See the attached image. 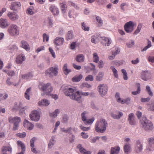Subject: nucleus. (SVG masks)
Instances as JSON below:
<instances>
[{"instance_id": "6ab92c4d", "label": "nucleus", "mask_w": 154, "mask_h": 154, "mask_svg": "<svg viewBox=\"0 0 154 154\" xmlns=\"http://www.w3.org/2000/svg\"><path fill=\"white\" fill-rule=\"evenodd\" d=\"M20 47L26 51H29L30 49L29 45L27 41L25 40H22L21 41Z\"/></svg>"}, {"instance_id": "e2e57ef3", "label": "nucleus", "mask_w": 154, "mask_h": 154, "mask_svg": "<svg viewBox=\"0 0 154 154\" xmlns=\"http://www.w3.org/2000/svg\"><path fill=\"white\" fill-rule=\"evenodd\" d=\"M134 44V41L133 40H131L127 43V46L128 48H131Z\"/></svg>"}, {"instance_id": "6e6d98bb", "label": "nucleus", "mask_w": 154, "mask_h": 154, "mask_svg": "<svg viewBox=\"0 0 154 154\" xmlns=\"http://www.w3.org/2000/svg\"><path fill=\"white\" fill-rule=\"evenodd\" d=\"M82 29L86 31H88L89 30V27L87 26L86 24L84 23H81Z\"/></svg>"}, {"instance_id": "f704fd0d", "label": "nucleus", "mask_w": 154, "mask_h": 154, "mask_svg": "<svg viewBox=\"0 0 154 154\" xmlns=\"http://www.w3.org/2000/svg\"><path fill=\"white\" fill-rule=\"evenodd\" d=\"M27 12L28 14L32 15L36 12L33 6H30L27 9Z\"/></svg>"}, {"instance_id": "ea45409f", "label": "nucleus", "mask_w": 154, "mask_h": 154, "mask_svg": "<svg viewBox=\"0 0 154 154\" xmlns=\"http://www.w3.org/2000/svg\"><path fill=\"white\" fill-rule=\"evenodd\" d=\"M110 68L112 72L114 77L116 78H118V72L116 69L113 66H111Z\"/></svg>"}, {"instance_id": "f8f14e48", "label": "nucleus", "mask_w": 154, "mask_h": 154, "mask_svg": "<svg viewBox=\"0 0 154 154\" xmlns=\"http://www.w3.org/2000/svg\"><path fill=\"white\" fill-rule=\"evenodd\" d=\"M135 24L132 21H130L125 23L124 26V28L127 32L130 33L134 29V27Z\"/></svg>"}, {"instance_id": "774afa93", "label": "nucleus", "mask_w": 154, "mask_h": 154, "mask_svg": "<svg viewBox=\"0 0 154 154\" xmlns=\"http://www.w3.org/2000/svg\"><path fill=\"white\" fill-rule=\"evenodd\" d=\"M148 60L149 62L154 63V56H150L148 58Z\"/></svg>"}, {"instance_id": "58836bf2", "label": "nucleus", "mask_w": 154, "mask_h": 154, "mask_svg": "<svg viewBox=\"0 0 154 154\" xmlns=\"http://www.w3.org/2000/svg\"><path fill=\"white\" fill-rule=\"evenodd\" d=\"M124 151L125 153H128L130 152V145L128 143H126L124 146Z\"/></svg>"}, {"instance_id": "a18cd8bd", "label": "nucleus", "mask_w": 154, "mask_h": 154, "mask_svg": "<svg viewBox=\"0 0 154 154\" xmlns=\"http://www.w3.org/2000/svg\"><path fill=\"white\" fill-rule=\"evenodd\" d=\"M137 90L136 91H133L132 92V94L134 95H136L140 93V85L139 83L137 84Z\"/></svg>"}, {"instance_id": "864d4df0", "label": "nucleus", "mask_w": 154, "mask_h": 154, "mask_svg": "<svg viewBox=\"0 0 154 154\" xmlns=\"http://www.w3.org/2000/svg\"><path fill=\"white\" fill-rule=\"evenodd\" d=\"M68 118L69 117L67 115H63V116L62 122L65 123H66L68 122Z\"/></svg>"}, {"instance_id": "4be33fe9", "label": "nucleus", "mask_w": 154, "mask_h": 154, "mask_svg": "<svg viewBox=\"0 0 154 154\" xmlns=\"http://www.w3.org/2000/svg\"><path fill=\"white\" fill-rule=\"evenodd\" d=\"M111 40L110 38L106 37H103L101 43L102 44L105 46H108L111 43Z\"/></svg>"}, {"instance_id": "49530a36", "label": "nucleus", "mask_w": 154, "mask_h": 154, "mask_svg": "<svg viewBox=\"0 0 154 154\" xmlns=\"http://www.w3.org/2000/svg\"><path fill=\"white\" fill-rule=\"evenodd\" d=\"M3 71L7 73V74L9 76H12L15 75V73L13 71H7L6 70L3 69Z\"/></svg>"}, {"instance_id": "1a4fd4ad", "label": "nucleus", "mask_w": 154, "mask_h": 154, "mask_svg": "<svg viewBox=\"0 0 154 154\" xmlns=\"http://www.w3.org/2000/svg\"><path fill=\"white\" fill-rule=\"evenodd\" d=\"M29 117L32 121L35 122L38 121L40 118L39 113L36 110H32L29 114Z\"/></svg>"}, {"instance_id": "0e129e2a", "label": "nucleus", "mask_w": 154, "mask_h": 154, "mask_svg": "<svg viewBox=\"0 0 154 154\" xmlns=\"http://www.w3.org/2000/svg\"><path fill=\"white\" fill-rule=\"evenodd\" d=\"M45 48L44 46H41L38 47L36 50V52L38 53L41 51L44 50Z\"/></svg>"}, {"instance_id": "4468645a", "label": "nucleus", "mask_w": 154, "mask_h": 154, "mask_svg": "<svg viewBox=\"0 0 154 154\" xmlns=\"http://www.w3.org/2000/svg\"><path fill=\"white\" fill-rule=\"evenodd\" d=\"M23 125L25 128L28 130H32L34 126L33 124L26 119H25L24 121Z\"/></svg>"}, {"instance_id": "4d7b16f0", "label": "nucleus", "mask_w": 154, "mask_h": 154, "mask_svg": "<svg viewBox=\"0 0 154 154\" xmlns=\"http://www.w3.org/2000/svg\"><path fill=\"white\" fill-rule=\"evenodd\" d=\"M79 127H80V129H81L82 130H83V131H88V130H89L91 128V127H85L83 126L82 125H80Z\"/></svg>"}, {"instance_id": "680f3d73", "label": "nucleus", "mask_w": 154, "mask_h": 154, "mask_svg": "<svg viewBox=\"0 0 154 154\" xmlns=\"http://www.w3.org/2000/svg\"><path fill=\"white\" fill-rule=\"evenodd\" d=\"M96 19L97 22L101 25L103 24V20L101 19V17H100L98 16H97Z\"/></svg>"}, {"instance_id": "f3484780", "label": "nucleus", "mask_w": 154, "mask_h": 154, "mask_svg": "<svg viewBox=\"0 0 154 154\" xmlns=\"http://www.w3.org/2000/svg\"><path fill=\"white\" fill-rule=\"evenodd\" d=\"M26 60V57L23 54H19L17 57L16 62L17 64H21Z\"/></svg>"}, {"instance_id": "8fccbe9b", "label": "nucleus", "mask_w": 154, "mask_h": 154, "mask_svg": "<svg viewBox=\"0 0 154 154\" xmlns=\"http://www.w3.org/2000/svg\"><path fill=\"white\" fill-rule=\"evenodd\" d=\"M94 79V76L92 75H88L85 78V80L86 81H93Z\"/></svg>"}, {"instance_id": "7c9ffc66", "label": "nucleus", "mask_w": 154, "mask_h": 154, "mask_svg": "<svg viewBox=\"0 0 154 154\" xmlns=\"http://www.w3.org/2000/svg\"><path fill=\"white\" fill-rule=\"evenodd\" d=\"M104 75V72H99L97 75L95 77V79L97 81H100L102 80Z\"/></svg>"}, {"instance_id": "c85d7f7f", "label": "nucleus", "mask_w": 154, "mask_h": 154, "mask_svg": "<svg viewBox=\"0 0 154 154\" xmlns=\"http://www.w3.org/2000/svg\"><path fill=\"white\" fill-rule=\"evenodd\" d=\"M142 146L140 141L138 140L137 142V145L135 147V151L137 152H141L142 150Z\"/></svg>"}, {"instance_id": "7ed1b4c3", "label": "nucleus", "mask_w": 154, "mask_h": 154, "mask_svg": "<svg viewBox=\"0 0 154 154\" xmlns=\"http://www.w3.org/2000/svg\"><path fill=\"white\" fill-rule=\"evenodd\" d=\"M140 122L144 129L146 130H152L153 128V125L151 121L147 119L146 117H143Z\"/></svg>"}, {"instance_id": "9d476101", "label": "nucleus", "mask_w": 154, "mask_h": 154, "mask_svg": "<svg viewBox=\"0 0 154 154\" xmlns=\"http://www.w3.org/2000/svg\"><path fill=\"white\" fill-rule=\"evenodd\" d=\"M75 92L73 94V95L71 96L70 99L77 101L79 103H80L82 101L80 92L76 90Z\"/></svg>"}, {"instance_id": "5fc2aeb1", "label": "nucleus", "mask_w": 154, "mask_h": 154, "mask_svg": "<svg viewBox=\"0 0 154 154\" xmlns=\"http://www.w3.org/2000/svg\"><path fill=\"white\" fill-rule=\"evenodd\" d=\"M90 64L92 66V67L90 69V70L93 71V74H95L97 72V71H96L95 66L92 63H90Z\"/></svg>"}, {"instance_id": "72a5a7b5", "label": "nucleus", "mask_w": 154, "mask_h": 154, "mask_svg": "<svg viewBox=\"0 0 154 154\" xmlns=\"http://www.w3.org/2000/svg\"><path fill=\"white\" fill-rule=\"evenodd\" d=\"M60 112V110L58 109H56L52 112L50 113V116L52 118L56 117Z\"/></svg>"}, {"instance_id": "79ce46f5", "label": "nucleus", "mask_w": 154, "mask_h": 154, "mask_svg": "<svg viewBox=\"0 0 154 154\" xmlns=\"http://www.w3.org/2000/svg\"><path fill=\"white\" fill-rule=\"evenodd\" d=\"M17 144L18 146L21 147V150L23 151H25L26 148L24 144L20 141H17Z\"/></svg>"}, {"instance_id": "5701e85b", "label": "nucleus", "mask_w": 154, "mask_h": 154, "mask_svg": "<svg viewBox=\"0 0 154 154\" xmlns=\"http://www.w3.org/2000/svg\"><path fill=\"white\" fill-rule=\"evenodd\" d=\"M50 10L55 16L57 15L59 13L58 9L54 5H51L50 7Z\"/></svg>"}, {"instance_id": "20e7f679", "label": "nucleus", "mask_w": 154, "mask_h": 154, "mask_svg": "<svg viewBox=\"0 0 154 154\" xmlns=\"http://www.w3.org/2000/svg\"><path fill=\"white\" fill-rule=\"evenodd\" d=\"M8 120L10 123H14L13 130L16 131L18 130L19 127V123L21 121L20 118L17 116L14 117H10L9 118Z\"/></svg>"}, {"instance_id": "4c0bfd02", "label": "nucleus", "mask_w": 154, "mask_h": 154, "mask_svg": "<svg viewBox=\"0 0 154 154\" xmlns=\"http://www.w3.org/2000/svg\"><path fill=\"white\" fill-rule=\"evenodd\" d=\"M82 75L80 74L79 75H76L72 79V81L73 82H78L80 81L82 78Z\"/></svg>"}, {"instance_id": "e433bc0d", "label": "nucleus", "mask_w": 154, "mask_h": 154, "mask_svg": "<svg viewBox=\"0 0 154 154\" xmlns=\"http://www.w3.org/2000/svg\"><path fill=\"white\" fill-rule=\"evenodd\" d=\"M2 152H6L8 151L11 153L12 152V148L10 146H4L2 148Z\"/></svg>"}, {"instance_id": "a19ab883", "label": "nucleus", "mask_w": 154, "mask_h": 154, "mask_svg": "<svg viewBox=\"0 0 154 154\" xmlns=\"http://www.w3.org/2000/svg\"><path fill=\"white\" fill-rule=\"evenodd\" d=\"M31 88H29L26 90L25 93V97L28 100H29L30 99L29 94L30 92L31 91Z\"/></svg>"}, {"instance_id": "09e8293b", "label": "nucleus", "mask_w": 154, "mask_h": 154, "mask_svg": "<svg viewBox=\"0 0 154 154\" xmlns=\"http://www.w3.org/2000/svg\"><path fill=\"white\" fill-rule=\"evenodd\" d=\"M142 27V25L141 24H139L137 26V27L136 30L134 32V34L135 35H137V34H138L140 32V30L141 29Z\"/></svg>"}, {"instance_id": "c03bdc74", "label": "nucleus", "mask_w": 154, "mask_h": 154, "mask_svg": "<svg viewBox=\"0 0 154 154\" xmlns=\"http://www.w3.org/2000/svg\"><path fill=\"white\" fill-rule=\"evenodd\" d=\"M60 5L61 10L62 11L63 13H65L66 12V9L67 8L66 2H63L61 3Z\"/></svg>"}, {"instance_id": "de8ad7c7", "label": "nucleus", "mask_w": 154, "mask_h": 154, "mask_svg": "<svg viewBox=\"0 0 154 154\" xmlns=\"http://www.w3.org/2000/svg\"><path fill=\"white\" fill-rule=\"evenodd\" d=\"M73 37V35L72 32L71 31L68 32L66 36V38L67 40H69L72 39Z\"/></svg>"}, {"instance_id": "dca6fc26", "label": "nucleus", "mask_w": 154, "mask_h": 154, "mask_svg": "<svg viewBox=\"0 0 154 154\" xmlns=\"http://www.w3.org/2000/svg\"><path fill=\"white\" fill-rule=\"evenodd\" d=\"M8 16L9 18L12 21L16 20L19 18L18 15L14 12H9L8 14Z\"/></svg>"}, {"instance_id": "0eeeda50", "label": "nucleus", "mask_w": 154, "mask_h": 154, "mask_svg": "<svg viewBox=\"0 0 154 154\" xmlns=\"http://www.w3.org/2000/svg\"><path fill=\"white\" fill-rule=\"evenodd\" d=\"M97 88L98 91L101 97H103L107 94L108 88L106 85L100 84L98 86Z\"/></svg>"}, {"instance_id": "338daca9", "label": "nucleus", "mask_w": 154, "mask_h": 154, "mask_svg": "<svg viewBox=\"0 0 154 154\" xmlns=\"http://www.w3.org/2000/svg\"><path fill=\"white\" fill-rule=\"evenodd\" d=\"M43 41L44 42L45 40L46 42H48V41L49 39V36L45 33L43 34Z\"/></svg>"}, {"instance_id": "2f4dec72", "label": "nucleus", "mask_w": 154, "mask_h": 154, "mask_svg": "<svg viewBox=\"0 0 154 154\" xmlns=\"http://www.w3.org/2000/svg\"><path fill=\"white\" fill-rule=\"evenodd\" d=\"M64 73L66 75H67L71 72L70 69L68 68V64L66 63L64 64L63 68Z\"/></svg>"}, {"instance_id": "f257e3e1", "label": "nucleus", "mask_w": 154, "mask_h": 154, "mask_svg": "<svg viewBox=\"0 0 154 154\" xmlns=\"http://www.w3.org/2000/svg\"><path fill=\"white\" fill-rule=\"evenodd\" d=\"M107 126L106 121L104 119H101L96 122L94 129L97 133H103L106 131Z\"/></svg>"}, {"instance_id": "393cba45", "label": "nucleus", "mask_w": 154, "mask_h": 154, "mask_svg": "<svg viewBox=\"0 0 154 154\" xmlns=\"http://www.w3.org/2000/svg\"><path fill=\"white\" fill-rule=\"evenodd\" d=\"M77 148L79 149L80 152L84 154H91V152L89 151H87L85 149L83 148L82 144H79L77 146Z\"/></svg>"}, {"instance_id": "052dcab7", "label": "nucleus", "mask_w": 154, "mask_h": 154, "mask_svg": "<svg viewBox=\"0 0 154 154\" xmlns=\"http://www.w3.org/2000/svg\"><path fill=\"white\" fill-rule=\"evenodd\" d=\"M36 138L35 137L32 138L30 140V143L31 147H34V143L36 140Z\"/></svg>"}, {"instance_id": "13d9d810", "label": "nucleus", "mask_w": 154, "mask_h": 154, "mask_svg": "<svg viewBox=\"0 0 154 154\" xmlns=\"http://www.w3.org/2000/svg\"><path fill=\"white\" fill-rule=\"evenodd\" d=\"M8 97V94L6 93L1 94V100H4Z\"/></svg>"}, {"instance_id": "a211bd4d", "label": "nucleus", "mask_w": 154, "mask_h": 154, "mask_svg": "<svg viewBox=\"0 0 154 154\" xmlns=\"http://www.w3.org/2000/svg\"><path fill=\"white\" fill-rule=\"evenodd\" d=\"M64 41V39L61 37H56L54 40V43L56 46H60L62 45Z\"/></svg>"}, {"instance_id": "3c124183", "label": "nucleus", "mask_w": 154, "mask_h": 154, "mask_svg": "<svg viewBox=\"0 0 154 154\" xmlns=\"http://www.w3.org/2000/svg\"><path fill=\"white\" fill-rule=\"evenodd\" d=\"M122 72L123 73L124 79L125 80H127L128 79V74L126 70L125 69H122Z\"/></svg>"}, {"instance_id": "b1692460", "label": "nucleus", "mask_w": 154, "mask_h": 154, "mask_svg": "<svg viewBox=\"0 0 154 154\" xmlns=\"http://www.w3.org/2000/svg\"><path fill=\"white\" fill-rule=\"evenodd\" d=\"M9 25L7 19H1V28H5Z\"/></svg>"}, {"instance_id": "39448f33", "label": "nucleus", "mask_w": 154, "mask_h": 154, "mask_svg": "<svg viewBox=\"0 0 154 154\" xmlns=\"http://www.w3.org/2000/svg\"><path fill=\"white\" fill-rule=\"evenodd\" d=\"M88 112L86 111H84L81 114V119L84 123L85 125H91L95 120L94 118L92 117L91 119H87Z\"/></svg>"}, {"instance_id": "bb28decb", "label": "nucleus", "mask_w": 154, "mask_h": 154, "mask_svg": "<svg viewBox=\"0 0 154 154\" xmlns=\"http://www.w3.org/2000/svg\"><path fill=\"white\" fill-rule=\"evenodd\" d=\"M20 3L19 2H13L11 3V10H15L21 6Z\"/></svg>"}, {"instance_id": "473e14b6", "label": "nucleus", "mask_w": 154, "mask_h": 154, "mask_svg": "<svg viewBox=\"0 0 154 154\" xmlns=\"http://www.w3.org/2000/svg\"><path fill=\"white\" fill-rule=\"evenodd\" d=\"M115 98L116 100L118 103H120L122 104L124 103V99L120 98V94L119 93H116L115 94Z\"/></svg>"}, {"instance_id": "423d86ee", "label": "nucleus", "mask_w": 154, "mask_h": 154, "mask_svg": "<svg viewBox=\"0 0 154 154\" xmlns=\"http://www.w3.org/2000/svg\"><path fill=\"white\" fill-rule=\"evenodd\" d=\"M58 68L56 66H52L47 69L45 71L46 75L50 77L56 76L58 73Z\"/></svg>"}, {"instance_id": "a878e982", "label": "nucleus", "mask_w": 154, "mask_h": 154, "mask_svg": "<svg viewBox=\"0 0 154 154\" xmlns=\"http://www.w3.org/2000/svg\"><path fill=\"white\" fill-rule=\"evenodd\" d=\"M120 150V148L118 146H116L111 148L110 154H118Z\"/></svg>"}, {"instance_id": "6e6552de", "label": "nucleus", "mask_w": 154, "mask_h": 154, "mask_svg": "<svg viewBox=\"0 0 154 154\" xmlns=\"http://www.w3.org/2000/svg\"><path fill=\"white\" fill-rule=\"evenodd\" d=\"M8 32L12 36H17L19 34V30L18 27L14 24L10 25L8 29Z\"/></svg>"}, {"instance_id": "c756f323", "label": "nucleus", "mask_w": 154, "mask_h": 154, "mask_svg": "<svg viewBox=\"0 0 154 154\" xmlns=\"http://www.w3.org/2000/svg\"><path fill=\"white\" fill-rule=\"evenodd\" d=\"M99 35L95 34L91 37V41L92 43L96 44L99 41Z\"/></svg>"}, {"instance_id": "603ef678", "label": "nucleus", "mask_w": 154, "mask_h": 154, "mask_svg": "<svg viewBox=\"0 0 154 154\" xmlns=\"http://www.w3.org/2000/svg\"><path fill=\"white\" fill-rule=\"evenodd\" d=\"M146 90L150 96L151 97L153 96V93L151 91L150 87L149 85H147L146 86Z\"/></svg>"}, {"instance_id": "aec40b11", "label": "nucleus", "mask_w": 154, "mask_h": 154, "mask_svg": "<svg viewBox=\"0 0 154 154\" xmlns=\"http://www.w3.org/2000/svg\"><path fill=\"white\" fill-rule=\"evenodd\" d=\"M50 104L49 101L46 99H42L38 103V105L40 106H48Z\"/></svg>"}, {"instance_id": "2eb2a0df", "label": "nucleus", "mask_w": 154, "mask_h": 154, "mask_svg": "<svg viewBox=\"0 0 154 154\" xmlns=\"http://www.w3.org/2000/svg\"><path fill=\"white\" fill-rule=\"evenodd\" d=\"M76 90L75 87L69 88L66 90L64 93L66 96H69L70 98L71 96L73 95V94L75 93Z\"/></svg>"}, {"instance_id": "ddd939ff", "label": "nucleus", "mask_w": 154, "mask_h": 154, "mask_svg": "<svg viewBox=\"0 0 154 154\" xmlns=\"http://www.w3.org/2000/svg\"><path fill=\"white\" fill-rule=\"evenodd\" d=\"M123 115V113L119 111H116L115 112H111V117L113 119H119L122 117Z\"/></svg>"}, {"instance_id": "9b49d317", "label": "nucleus", "mask_w": 154, "mask_h": 154, "mask_svg": "<svg viewBox=\"0 0 154 154\" xmlns=\"http://www.w3.org/2000/svg\"><path fill=\"white\" fill-rule=\"evenodd\" d=\"M152 77L151 72L148 70L142 71L140 74V77L143 80L147 81Z\"/></svg>"}, {"instance_id": "37998d69", "label": "nucleus", "mask_w": 154, "mask_h": 154, "mask_svg": "<svg viewBox=\"0 0 154 154\" xmlns=\"http://www.w3.org/2000/svg\"><path fill=\"white\" fill-rule=\"evenodd\" d=\"M93 61L94 62L97 63L99 61V57L96 53H94L93 54Z\"/></svg>"}, {"instance_id": "69168bd1", "label": "nucleus", "mask_w": 154, "mask_h": 154, "mask_svg": "<svg viewBox=\"0 0 154 154\" xmlns=\"http://www.w3.org/2000/svg\"><path fill=\"white\" fill-rule=\"evenodd\" d=\"M49 50L52 56L54 58H56V56L55 55V53L54 52V50L51 48H49Z\"/></svg>"}, {"instance_id": "c9c22d12", "label": "nucleus", "mask_w": 154, "mask_h": 154, "mask_svg": "<svg viewBox=\"0 0 154 154\" xmlns=\"http://www.w3.org/2000/svg\"><path fill=\"white\" fill-rule=\"evenodd\" d=\"M76 60L78 62H82L84 61L85 57L82 54H79L77 56Z\"/></svg>"}, {"instance_id": "bf43d9fd", "label": "nucleus", "mask_w": 154, "mask_h": 154, "mask_svg": "<svg viewBox=\"0 0 154 154\" xmlns=\"http://www.w3.org/2000/svg\"><path fill=\"white\" fill-rule=\"evenodd\" d=\"M98 67L99 68L101 69L104 66V63L102 60H100L99 61H98Z\"/></svg>"}, {"instance_id": "f03ea898", "label": "nucleus", "mask_w": 154, "mask_h": 154, "mask_svg": "<svg viewBox=\"0 0 154 154\" xmlns=\"http://www.w3.org/2000/svg\"><path fill=\"white\" fill-rule=\"evenodd\" d=\"M38 87L41 90L47 95H48L53 90V88L50 83L45 84L41 83L39 85Z\"/></svg>"}, {"instance_id": "412c9836", "label": "nucleus", "mask_w": 154, "mask_h": 154, "mask_svg": "<svg viewBox=\"0 0 154 154\" xmlns=\"http://www.w3.org/2000/svg\"><path fill=\"white\" fill-rule=\"evenodd\" d=\"M129 123L131 125H134L136 123L135 117L133 113H131L128 115V119Z\"/></svg>"}, {"instance_id": "cd10ccee", "label": "nucleus", "mask_w": 154, "mask_h": 154, "mask_svg": "<svg viewBox=\"0 0 154 154\" xmlns=\"http://www.w3.org/2000/svg\"><path fill=\"white\" fill-rule=\"evenodd\" d=\"M20 76L23 79L28 81L31 80L32 79L33 75L31 73H29L25 74L22 75H21Z\"/></svg>"}]
</instances>
